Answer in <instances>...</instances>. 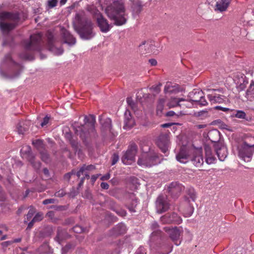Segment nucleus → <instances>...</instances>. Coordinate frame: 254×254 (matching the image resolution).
I'll return each instance as SVG.
<instances>
[{"instance_id":"1","label":"nucleus","mask_w":254,"mask_h":254,"mask_svg":"<svg viewBox=\"0 0 254 254\" xmlns=\"http://www.w3.org/2000/svg\"><path fill=\"white\" fill-rule=\"evenodd\" d=\"M105 11L108 17L114 21L115 25L120 26L126 23L127 16L123 4L120 2L114 1L106 8Z\"/></svg>"},{"instance_id":"2","label":"nucleus","mask_w":254,"mask_h":254,"mask_svg":"<svg viewBox=\"0 0 254 254\" xmlns=\"http://www.w3.org/2000/svg\"><path fill=\"white\" fill-rule=\"evenodd\" d=\"M84 122V125L81 126L74 124L73 128L75 133L84 141L86 138L94 136L95 134L94 127L95 117L92 115H90L89 116H85Z\"/></svg>"},{"instance_id":"3","label":"nucleus","mask_w":254,"mask_h":254,"mask_svg":"<svg viewBox=\"0 0 254 254\" xmlns=\"http://www.w3.org/2000/svg\"><path fill=\"white\" fill-rule=\"evenodd\" d=\"M19 20L17 13L8 12L0 13V28L3 33H7L13 29Z\"/></svg>"},{"instance_id":"4","label":"nucleus","mask_w":254,"mask_h":254,"mask_svg":"<svg viewBox=\"0 0 254 254\" xmlns=\"http://www.w3.org/2000/svg\"><path fill=\"white\" fill-rule=\"evenodd\" d=\"M143 153L139 158L137 164L143 167H151L158 162V156L153 150H151L148 145L141 146Z\"/></svg>"},{"instance_id":"5","label":"nucleus","mask_w":254,"mask_h":254,"mask_svg":"<svg viewBox=\"0 0 254 254\" xmlns=\"http://www.w3.org/2000/svg\"><path fill=\"white\" fill-rule=\"evenodd\" d=\"M93 28V24L91 20L84 18L80 21L78 26L76 27V30L82 39L89 40L95 35Z\"/></svg>"},{"instance_id":"6","label":"nucleus","mask_w":254,"mask_h":254,"mask_svg":"<svg viewBox=\"0 0 254 254\" xmlns=\"http://www.w3.org/2000/svg\"><path fill=\"white\" fill-rule=\"evenodd\" d=\"M251 143H248L244 142L238 148V156L245 162H249L251 161L254 148V137L250 138Z\"/></svg>"},{"instance_id":"7","label":"nucleus","mask_w":254,"mask_h":254,"mask_svg":"<svg viewBox=\"0 0 254 254\" xmlns=\"http://www.w3.org/2000/svg\"><path fill=\"white\" fill-rule=\"evenodd\" d=\"M164 229L167 233L175 245L177 246L180 245L182 241L181 235L183 233L182 228L165 227Z\"/></svg>"},{"instance_id":"8","label":"nucleus","mask_w":254,"mask_h":254,"mask_svg":"<svg viewBox=\"0 0 254 254\" xmlns=\"http://www.w3.org/2000/svg\"><path fill=\"white\" fill-rule=\"evenodd\" d=\"M42 35L40 33L35 34L30 36V41L24 42V48L27 51H40V43Z\"/></svg>"},{"instance_id":"9","label":"nucleus","mask_w":254,"mask_h":254,"mask_svg":"<svg viewBox=\"0 0 254 254\" xmlns=\"http://www.w3.org/2000/svg\"><path fill=\"white\" fill-rule=\"evenodd\" d=\"M21 156L23 158L28 160L36 169L40 167L39 161H35V157L31 152V147L29 145H23L20 150Z\"/></svg>"},{"instance_id":"10","label":"nucleus","mask_w":254,"mask_h":254,"mask_svg":"<svg viewBox=\"0 0 254 254\" xmlns=\"http://www.w3.org/2000/svg\"><path fill=\"white\" fill-rule=\"evenodd\" d=\"M170 203L166 195L161 194L156 201V208L157 213H162L166 211L170 208Z\"/></svg>"},{"instance_id":"11","label":"nucleus","mask_w":254,"mask_h":254,"mask_svg":"<svg viewBox=\"0 0 254 254\" xmlns=\"http://www.w3.org/2000/svg\"><path fill=\"white\" fill-rule=\"evenodd\" d=\"M137 150V147L135 144H131L122 157L123 163L125 164H128L130 163V161L134 160Z\"/></svg>"},{"instance_id":"12","label":"nucleus","mask_w":254,"mask_h":254,"mask_svg":"<svg viewBox=\"0 0 254 254\" xmlns=\"http://www.w3.org/2000/svg\"><path fill=\"white\" fill-rule=\"evenodd\" d=\"M169 140L168 135L161 134L158 136L156 141L157 146L165 154L167 153L170 146Z\"/></svg>"},{"instance_id":"13","label":"nucleus","mask_w":254,"mask_h":254,"mask_svg":"<svg viewBox=\"0 0 254 254\" xmlns=\"http://www.w3.org/2000/svg\"><path fill=\"white\" fill-rule=\"evenodd\" d=\"M95 19L101 32L107 33L111 29L112 26L108 23L107 20L100 13L95 15Z\"/></svg>"},{"instance_id":"14","label":"nucleus","mask_w":254,"mask_h":254,"mask_svg":"<svg viewBox=\"0 0 254 254\" xmlns=\"http://www.w3.org/2000/svg\"><path fill=\"white\" fill-rule=\"evenodd\" d=\"M184 190V187L177 182L171 183L168 187V192L174 197H177Z\"/></svg>"},{"instance_id":"15","label":"nucleus","mask_w":254,"mask_h":254,"mask_svg":"<svg viewBox=\"0 0 254 254\" xmlns=\"http://www.w3.org/2000/svg\"><path fill=\"white\" fill-rule=\"evenodd\" d=\"M202 152L201 148H196L193 152L191 161L196 167H201L204 163Z\"/></svg>"},{"instance_id":"16","label":"nucleus","mask_w":254,"mask_h":254,"mask_svg":"<svg viewBox=\"0 0 254 254\" xmlns=\"http://www.w3.org/2000/svg\"><path fill=\"white\" fill-rule=\"evenodd\" d=\"M155 47L154 42L151 41H144L139 45V49L142 54H145L151 52L155 53L154 51Z\"/></svg>"},{"instance_id":"17","label":"nucleus","mask_w":254,"mask_h":254,"mask_svg":"<svg viewBox=\"0 0 254 254\" xmlns=\"http://www.w3.org/2000/svg\"><path fill=\"white\" fill-rule=\"evenodd\" d=\"M215 149L219 160L224 161L227 156L226 147L221 143H217L215 145Z\"/></svg>"},{"instance_id":"18","label":"nucleus","mask_w":254,"mask_h":254,"mask_svg":"<svg viewBox=\"0 0 254 254\" xmlns=\"http://www.w3.org/2000/svg\"><path fill=\"white\" fill-rule=\"evenodd\" d=\"M49 49L54 54L56 55H60L63 53L64 50L62 48H57L53 45L54 36L52 34H49L48 37Z\"/></svg>"},{"instance_id":"19","label":"nucleus","mask_w":254,"mask_h":254,"mask_svg":"<svg viewBox=\"0 0 254 254\" xmlns=\"http://www.w3.org/2000/svg\"><path fill=\"white\" fill-rule=\"evenodd\" d=\"M205 162L207 164H212L215 162L216 158L213 154L211 147L208 145H205Z\"/></svg>"},{"instance_id":"20","label":"nucleus","mask_w":254,"mask_h":254,"mask_svg":"<svg viewBox=\"0 0 254 254\" xmlns=\"http://www.w3.org/2000/svg\"><path fill=\"white\" fill-rule=\"evenodd\" d=\"M203 94L202 91L199 89H194L192 92L189 93L188 97L192 103H197L201 99H202Z\"/></svg>"},{"instance_id":"21","label":"nucleus","mask_w":254,"mask_h":254,"mask_svg":"<svg viewBox=\"0 0 254 254\" xmlns=\"http://www.w3.org/2000/svg\"><path fill=\"white\" fill-rule=\"evenodd\" d=\"M189 159V153L186 148L182 147L179 153L176 155V159L182 163H186Z\"/></svg>"},{"instance_id":"22","label":"nucleus","mask_w":254,"mask_h":254,"mask_svg":"<svg viewBox=\"0 0 254 254\" xmlns=\"http://www.w3.org/2000/svg\"><path fill=\"white\" fill-rule=\"evenodd\" d=\"M235 81L237 84L236 87L239 91L244 90L248 83V81L246 79V76L243 74H241L240 77H238L237 79H236Z\"/></svg>"},{"instance_id":"23","label":"nucleus","mask_w":254,"mask_h":254,"mask_svg":"<svg viewBox=\"0 0 254 254\" xmlns=\"http://www.w3.org/2000/svg\"><path fill=\"white\" fill-rule=\"evenodd\" d=\"M232 0H219L217 1L215 5V10L220 12L225 11L227 10Z\"/></svg>"},{"instance_id":"24","label":"nucleus","mask_w":254,"mask_h":254,"mask_svg":"<svg viewBox=\"0 0 254 254\" xmlns=\"http://www.w3.org/2000/svg\"><path fill=\"white\" fill-rule=\"evenodd\" d=\"M125 125L124 128L126 129H128L132 127L134 124V122L132 119L130 113L129 111L127 110L125 113Z\"/></svg>"},{"instance_id":"25","label":"nucleus","mask_w":254,"mask_h":254,"mask_svg":"<svg viewBox=\"0 0 254 254\" xmlns=\"http://www.w3.org/2000/svg\"><path fill=\"white\" fill-rule=\"evenodd\" d=\"M63 38L64 43L67 44L70 46L73 45L76 43L75 38L66 30H64L63 31Z\"/></svg>"},{"instance_id":"26","label":"nucleus","mask_w":254,"mask_h":254,"mask_svg":"<svg viewBox=\"0 0 254 254\" xmlns=\"http://www.w3.org/2000/svg\"><path fill=\"white\" fill-rule=\"evenodd\" d=\"M207 96L211 104L222 103L225 101L224 96L221 95L211 94Z\"/></svg>"},{"instance_id":"27","label":"nucleus","mask_w":254,"mask_h":254,"mask_svg":"<svg viewBox=\"0 0 254 254\" xmlns=\"http://www.w3.org/2000/svg\"><path fill=\"white\" fill-rule=\"evenodd\" d=\"M208 136L211 142L215 143L214 145L218 143L220 139V132L217 129H214L208 132Z\"/></svg>"},{"instance_id":"28","label":"nucleus","mask_w":254,"mask_h":254,"mask_svg":"<svg viewBox=\"0 0 254 254\" xmlns=\"http://www.w3.org/2000/svg\"><path fill=\"white\" fill-rule=\"evenodd\" d=\"M182 101H184L183 98L171 97L167 103V105L170 108L177 107L179 106Z\"/></svg>"},{"instance_id":"29","label":"nucleus","mask_w":254,"mask_h":254,"mask_svg":"<svg viewBox=\"0 0 254 254\" xmlns=\"http://www.w3.org/2000/svg\"><path fill=\"white\" fill-rule=\"evenodd\" d=\"M95 169V167L92 165H83L79 170L76 173V176L79 178L81 175H83V173L86 171L88 172V171H91Z\"/></svg>"},{"instance_id":"30","label":"nucleus","mask_w":254,"mask_h":254,"mask_svg":"<svg viewBox=\"0 0 254 254\" xmlns=\"http://www.w3.org/2000/svg\"><path fill=\"white\" fill-rule=\"evenodd\" d=\"M246 97L248 99L251 100L254 98V82L252 81L247 90Z\"/></svg>"},{"instance_id":"31","label":"nucleus","mask_w":254,"mask_h":254,"mask_svg":"<svg viewBox=\"0 0 254 254\" xmlns=\"http://www.w3.org/2000/svg\"><path fill=\"white\" fill-rule=\"evenodd\" d=\"M178 85L176 84H173L171 82H167L165 86L164 91L166 93H171L178 89Z\"/></svg>"},{"instance_id":"32","label":"nucleus","mask_w":254,"mask_h":254,"mask_svg":"<svg viewBox=\"0 0 254 254\" xmlns=\"http://www.w3.org/2000/svg\"><path fill=\"white\" fill-rule=\"evenodd\" d=\"M169 216L171 223L174 222L177 224H180L182 221L181 217L177 213H173L172 214H169Z\"/></svg>"},{"instance_id":"33","label":"nucleus","mask_w":254,"mask_h":254,"mask_svg":"<svg viewBox=\"0 0 254 254\" xmlns=\"http://www.w3.org/2000/svg\"><path fill=\"white\" fill-rule=\"evenodd\" d=\"M158 226V224L157 222H154L152 224L151 228L153 230H154V231L151 234L150 240V242H152L154 241V237L155 236L160 234V232L158 231L157 230Z\"/></svg>"},{"instance_id":"34","label":"nucleus","mask_w":254,"mask_h":254,"mask_svg":"<svg viewBox=\"0 0 254 254\" xmlns=\"http://www.w3.org/2000/svg\"><path fill=\"white\" fill-rule=\"evenodd\" d=\"M232 116L240 119H246V114L242 110H236L233 113Z\"/></svg>"},{"instance_id":"35","label":"nucleus","mask_w":254,"mask_h":254,"mask_svg":"<svg viewBox=\"0 0 254 254\" xmlns=\"http://www.w3.org/2000/svg\"><path fill=\"white\" fill-rule=\"evenodd\" d=\"M184 101H182L181 103H180L179 106L181 107H186L188 108L192 107L193 104L189 97L188 99L184 98Z\"/></svg>"},{"instance_id":"36","label":"nucleus","mask_w":254,"mask_h":254,"mask_svg":"<svg viewBox=\"0 0 254 254\" xmlns=\"http://www.w3.org/2000/svg\"><path fill=\"white\" fill-rule=\"evenodd\" d=\"M194 208L192 206L190 205H188L187 208L186 210H183V213L184 214V216L186 217H188L190 216L193 212Z\"/></svg>"},{"instance_id":"37","label":"nucleus","mask_w":254,"mask_h":254,"mask_svg":"<svg viewBox=\"0 0 254 254\" xmlns=\"http://www.w3.org/2000/svg\"><path fill=\"white\" fill-rule=\"evenodd\" d=\"M32 143L39 150L43 149L44 146L43 141L40 139L33 140Z\"/></svg>"},{"instance_id":"38","label":"nucleus","mask_w":254,"mask_h":254,"mask_svg":"<svg viewBox=\"0 0 254 254\" xmlns=\"http://www.w3.org/2000/svg\"><path fill=\"white\" fill-rule=\"evenodd\" d=\"M126 226L123 224H120L115 228L117 233L118 234L124 233L126 231Z\"/></svg>"},{"instance_id":"39","label":"nucleus","mask_w":254,"mask_h":254,"mask_svg":"<svg viewBox=\"0 0 254 254\" xmlns=\"http://www.w3.org/2000/svg\"><path fill=\"white\" fill-rule=\"evenodd\" d=\"M127 102L131 109L135 112L136 110V104L134 102L131 98L128 97L127 99Z\"/></svg>"},{"instance_id":"40","label":"nucleus","mask_w":254,"mask_h":254,"mask_svg":"<svg viewBox=\"0 0 254 254\" xmlns=\"http://www.w3.org/2000/svg\"><path fill=\"white\" fill-rule=\"evenodd\" d=\"M127 102L131 109L135 112L136 110V104L134 102L131 98L128 97L127 99Z\"/></svg>"},{"instance_id":"41","label":"nucleus","mask_w":254,"mask_h":254,"mask_svg":"<svg viewBox=\"0 0 254 254\" xmlns=\"http://www.w3.org/2000/svg\"><path fill=\"white\" fill-rule=\"evenodd\" d=\"M24 123L22 122V123H19L17 125V130L18 134H23L24 133V132L26 130V128L23 127L24 126Z\"/></svg>"},{"instance_id":"42","label":"nucleus","mask_w":254,"mask_h":254,"mask_svg":"<svg viewBox=\"0 0 254 254\" xmlns=\"http://www.w3.org/2000/svg\"><path fill=\"white\" fill-rule=\"evenodd\" d=\"M142 9V6L140 3L137 2L134 5L133 11L134 13L138 14Z\"/></svg>"},{"instance_id":"43","label":"nucleus","mask_w":254,"mask_h":254,"mask_svg":"<svg viewBox=\"0 0 254 254\" xmlns=\"http://www.w3.org/2000/svg\"><path fill=\"white\" fill-rule=\"evenodd\" d=\"M111 123V120L109 118H107L106 119L104 124L103 125V126L104 127V128H106V130H108L111 131L112 128Z\"/></svg>"},{"instance_id":"44","label":"nucleus","mask_w":254,"mask_h":254,"mask_svg":"<svg viewBox=\"0 0 254 254\" xmlns=\"http://www.w3.org/2000/svg\"><path fill=\"white\" fill-rule=\"evenodd\" d=\"M41 159L45 162H48L49 161V155L46 151H43L40 152Z\"/></svg>"},{"instance_id":"45","label":"nucleus","mask_w":254,"mask_h":254,"mask_svg":"<svg viewBox=\"0 0 254 254\" xmlns=\"http://www.w3.org/2000/svg\"><path fill=\"white\" fill-rule=\"evenodd\" d=\"M165 102V100L164 98L159 99L157 106V109L158 111L160 110V111H161L163 110Z\"/></svg>"},{"instance_id":"46","label":"nucleus","mask_w":254,"mask_h":254,"mask_svg":"<svg viewBox=\"0 0 254 254\" xmlns=\"http://www.w3.org/2000/svg\"><path fill=\"white\" fill-rule=\"evenodd\" d=\"M57 0H48L47 1V6L49 8H52L57 5Z\"/></svg>"},{"instance_id":"47","label":"nucleus","mask_w":254,"mask_h":254,"mask_svg":"<svg viewBox=\"0 0 254 254\" xmlns=\"http://www.w3.org/2000/svg\"><path fill=\"white\" fill-rule=\"evenodd\" d=\"M160 220L163 223H171V221H170V218L168 214L162 216L160 218Z\"/></svg>"},{"instance_id":"48","label":"nucleus","mask_w":254,"mask_h":254,"mask_svg":"<svg viewBox=\"0 0 254 254\" xmlns=\"http://www.w3.org/2000/svg\"><path fill=\"white\" fill-rule=\"evenodd\" d=\"M73 231L76 233H80L84 232V229L80 226L76 225L72 228Z\"/></svg>"},{"instance_id":"49","label":"nucleus","mask_w":254,"mask_h":254,"mask_svg":"<svg viewBox=\"0 0 254 254\" xmlns=\"http://www.w3.org/2000/svg\"><path fill=\"white\" fill-rule=\"evenodd\" d=\"M20 57L22 59L30 61L34 59V57L31 54H22L20 55Z\"/></svg>"},{"instance_id":"50","label":"nucleus","mask_w":254,"mask_h":254,"mask_svg":"<svg viewBox=\"0 0 254 254\" xmlns=\"http://www.w3.org/2000/svg\"><path fill=\"white\" fill-rule=\"evenodd\" d=\"M43 219V214L40 213H38L33 218V221L38 222L41 221Z\"/></svg>"},{"instance_id":"51","label":"nucleus","mask_w":254,"mask_h":254,"mask_svg":"<svg viewBox=\"0 0 254 254\" xmlns=\"http://www.w3.org/2000/svg\"><path fill=\"white\" fill-rule=\"evenodd\" d=\"M119 155L114 153L112 157V165H115L119 160Z\"/></svg>"},{"instance_id":"52","label":"nucleus","mask_w":254,"mask_h":254,"mask_svg":"<svg viewBox=\"0 0 254 254\" xmlns=\"http://www.w3.org/2000/svg\"><path fill=\"white\" fill-rule=\"evenodd\" d=\"M5 62L11 64H15V62L13 61L10 55H7L4 59Z\"/></svg>"},{"instance_id":"53","label":"nucleus","mask_w":254,"mask_h":254,"mask_svg":"<svg viewBox=\"0 0 254 254\" xmlns=\"http://www.w3.org/2000/svg\"><path fill=\"white\" fill-rule=\"evenodd\" d=\"M146 254V251L144 249V248L142 247H140L138 249L136 250L135 252V254Z\"/></svg>"},{"instance_id":"54","label":"nucleus","mask_w":254,"mask_h":254,"mask_svg":"<svg viewBox=\"0 0 254 254\" xmlns=\"http://www.w3.org/2000/svg\"><path fill=\"white\" fill-rule=\"evenodd\" d=\"M55 199L54 198L46 199L43 201V204L46 205L50 203H54Z\"/></svg>"},{"instance_id":"55","label":"nucleus","mask_w":254,"mask_h":254,"mask_svg":"<svg viewBox=\"0 0 254 254\" xmlns=\"http://www.w3.org/2000/svg\"><path fill=\"white\" fill-rule=\"evenodd\" d=\"M49 117L47 116L44 118L43 122L41 123V126L42 127H44L47 125L49 121Z\"/></svg>"},{"instance_id":"56","label":"nucleus","mask_w":254,"mask_h":254,"mask_svg":"<svg viewBox=\"0 0 254 254\" xmlns=\"http://www.w3.org/2000/svg\"><path fill=\"white\" fill-rule=\"evenodd\" d=\"M65 194V192L64 190H60L55 193V195L57 197H63Z\"/></svg>"},{"instance_id":"57","label":"nucleus","mask_w":254,"mask_h":254,"mask_svg":"<svg viewBox=\"0 0 254 254\" xmlns=\"http://www.w3.org/2000/svg\"><path fill=\"white\" fill-rule=\"evenodd\" d=\"M34 211L31 209H30L28 214L26 215L27 219L29 220L33 216Z\"/></svg>"},{"instance_id":"58","label":"nucleus","mask_w":254,"mask_h":254,"mask_svg":"<svg viewBox=\"0 0 254 254\" xmlns=\"http://www.w3.org/2000/svg\"><path fill=\"white\" fill-rule=\"evenodd\" d=\"M197 103L202 106H205L207 104V102H206V100L204 99L203 96V97H202V99H201V100L199 101Z\"/></svg>"},{"instance_id":"59","label":"nucleus","mask_w":254,"mask_h":254,"mask_svg":"<svg viewBox=\"0 0 254 254\" xmlns=\"http://www.w3.org/2000/svg\"><path fill=\"white\" fill-rule=\"evenodd\" d=\"M75 173H74L73 171H72L71 172L68 173L64 175V179L66 180H69L71 177V176L73 174H74Z\"/></svg>"},{"instance_id":"60","label":"nucleus","mask_w":254,"mask_h":254,"mask_svg":"<svg viewBox=\"0 0 254 254\" xmlns=\"http://www.w3.org/2000/svg\"><path fill=\"white\" fill-rule=\"evenodd\" d=\"M78 193L77 190H76L74 189H72L69 193V195L71 197H74Z\"/></svg>"},{"instance_id":"61","label":"nucleus","mask_w":254,"mask_h":254,"mask_svg":"<svg viewBox=\"0 0 254 254\" xmlns=\"http://www.w3.org/2000/svg\"><path fill=\"white\" fill-rule=\"evenodd\" d=\"M101 187L103 189L107 190L109 189V185L107 183L103 182L101 184Z\"/></svg>"},{"instance_id":"62","label":"nucleus","mask_w":254,"mask_h":254,"mask_svg":"<svg viewBox=\"0 0 254 254\" xmlns=\"http://www.w3.org/2000/svg\"><path fill=\"white\" fill-rule=\"evenodd\" d=\"M149 63L152 66H155L157 64V61L154 59H150L149 60Z\"/></svg>"},{"instance_id":"63","label":"nucleus","mask_w":254,"mask_h":254,"mask_svg":"<svg viewBox=\"0 0 254 254\" xmlns=\"http://www.w3.org/2000/svg\"><path fill=\"white\" fill-rule=\"evenodd\" d=\"M12 243L11 241H6L1 243V246L3 247H7Z\"/></svg>"},{"instance_id":"64","label":"nucleus","mask_w":254,"mask_h":254,"mask_svg":"<svg viewBox=\"0 0 254 254\" xmlns=\"http://www.w3.org/2000/svg\"><path fill=\"white\" fill-rule=\"evenodd\" d=\"M151 90H153L155 91L156 93H158L160 91V85H157L155 86H152L151 88Z\"/></svg>"}]
</instances>
